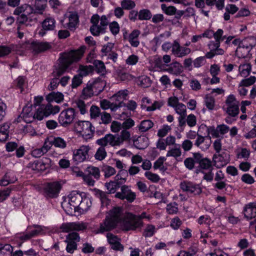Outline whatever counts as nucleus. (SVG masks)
Segmentation results:
<instances>
[{
  "instance_id": "f257e3e1",
  "label": "nucleus",
  "mask_w": 256,
  "mask_h": 256,
  "mask_svg": "<svg viewBox=\"0 0 256 256\" xmlns=\"http://www.w3.org/2000/svg\"><path fill=\"white\" fill-rule=\"evenodd\" d=\"M60 110L58 106H53L50 104L46 105L42 104L36 110H34L32 106H26L23 108L22 112L17 118L16 121L18 122H20L22 120L26 123H30L36 119L40 120L44 117L58 112Z\"/></svg>"
},
{
  "instance_id": "f03ea898",
  "label": "nucleus",
  "mask_w": 256,
  "mask_h": 256,
  "mask_svg": "<svg viewBox=\"0 0 256 256\" xmlns=\"http://www.w3.org/2000/svg\"><path fill=\"white\" fill-rule=\"evenodd\" d=\"M125 216L122 208L120 206L113 208L107 212L104 220L100 224L99 228L94 230L95 233L102 234L104 232L110 231L116 228L118 224H120L122 226Z\"/></svg>"
},
{
  "instance_id": "7ed1b4c3",
  "label": "nucleus",
  "mask_w": 256,
  "mask_h": 256,
  "mask_svg": "<svg viewBox=\"0 0 256 256\" xmlns=\"http://www.w3.org/2000/svg\"><path fill=\"white\" fill-rule=\"evenodd\" d=\"M86 47L82 46L77 50H71L68 52L60 54L57 65L54 66L52 74L54 77L62 76L73 62L78 61L83 56Z\"/></svg>"
},
{
  "instance_id": "20e7f679",
  "label": "nucleus",
  "mask_w": 256,
  "mask_h": 256,
  "mask_svg": "<svg viewBox=\"0 0 256 256\" xmlns=\"http://www.w3.org/2000/svg\"><path fill=\"white\" fill-rule=\"evenodd\" d=\"M130 132L126 130H123L120 134H106L104 138L98 139L96 144L99 146H106L108 144L112 146H119L124 141L130 140Z\"/></svg>"
},
{
  "instance_id": "39448f33",
  "label": "nucleus",
  "mask_w": 256,
  "mask_h": 256,
  "mask_svg": "<svg viewBox=\"0 0 256 256\" xmlns=\"http://www.w3.org/2000/svg\"><path fill=\"white\" fill-rule=\"evenodd\" d=\"M82 198L80 193L72 192L68 196V200H64L62 203V206L66 211L70 212L73 210H75L76 208H78Z\"/></svg>"
},
{
  "instance_id": "423d86ee",
  "label": "nucleus",
  "mask_w": 256,
  "mask_h": 256,
  "mask_svg": "<svg viewBox=\"0 0 256 256\" xmlns=\"http://www.w3.org/2000/svg\"><path fill=\"white\" fill-rule=\"evenodd\" d=\"M143 226V222L139 220L137 215L132 213L127 214L122 224V228L124 230L128 231L135 230L137 228H140Z\"/></svg>"
},
{
  "instance_id": "0eeeda50",
  "label": "nucleus",
  "mask_w": 256,
  "mask_h": 256,
  "mask_svg": "<svg viewBox=\"0 0 256 256\" xmlns=\"http://www.w3.org/2000/svg\"><path fill=\"white\" fill-rule=\"evenodd\" d=\"M75 128L85 139L92 138L94 132V128L88 121H78L75 124Z\"/></svg>"
},
{
  "instance_id": "6e6552de",
  "label": "nucleus",
  "mask_w": 256,
  "mask_h": 256,
  "mask_svg": "<svg viewBox=\"0 0 256 256\" xmlns=\"http://www.w3.org/2000/svg\"><path fill=\"white\" fill-rule=\"evenodd\" d=\"M239 102L236 100L233 94L228 96L226 100V105L222 108L226 114L232 117L236 116L239 113Z\"/></svg>"
},
{
  "instance_id": "1a4fd4ad",
  "label": "nucleus",
  "mask_w": 256,
  "mask_h": 256,
  "mask_svg": "<svg viewBox=\"0 0 256 256\" xmlns=\"http://www.w3.org/2000/svg\"><path fill=\"white\" fill-rule=\"evenodd\" d=\"M123 172L122 170H119L117 174L114 178V180H110L104 184V186L107 190L108 193L109 194H114L116 190L120 187L122 182L119 180H124L126 182V179L122 178V175Z\"/></svg>"
},
{
  "instance_id": "9d476101",
  "label": "nucleus",
  "mask_w": 256,
  "mask_h": 256,
  "mask_svg": "<svg viewBox=\"0 0 256 256\" xmlns=\"http://www.w3.org/2000/svg\"><path fill=\"white\" fill-rule=\"evenodd\" d=\"M76 116L75 110L73 108H68L62 110L58 116V122L63 126H67L72 122Z\"/></svg>"
},
{
  "instance_id": "9b49d317",
  "label": "nucleus",
  "mask_w": 256,
  "mask_h": 256,
  "mask_svg": "<svg viewBox=\"0 0 256 256\" xmlns=\"http://www.w3.org/2000/svg\"><path fill=\"white\" fill-rule=\"evenodd\" d=\"M180 189L188 194L199 195L202 192V188L199 184L192 182L184 180L180 183Z\"/></svg>"
},
{
  "instance_id": "f8f14e48",
  "label": "nucleus",
  "mask_w": 256,
  "mask_h": 256,
  "mask_svg": "<svg viewBox=\"0 0 256 256\" xmlns=\"http://www.w3.org/2000/svg\"><path fill=\"white\" fill-rule=\"evenodd\" d=\"M254 38L252 36L244 39L240 45L237 48L236 51V55L238 58H245L246 54H240V52L243 50H246V52H248L254 46H255V43L254 42Z\"/></svg>"
},
{
  "instance_id": "ddd939ff",
  "label": "nucleus",
  "mask_w": 256,
  "mask_h": 256,
  "mask_svg": "<svg viewBox=\"0 0 256 256\" xmlns=\"http://www.w3.org/2000/svg\"><path fill=\"white\" fill-rule=\"evenodd\" d=\"M87 224L83 222H72L62 224L60 226L62 232H68L71 231H81L86 230Z\"/></svg>"
},
{
  "instance_id": "4468645a",
  "label": "nucleus",
  "mask_w": 256,
  "mask_h": 256,
  "mask_svg": "<svg viewBox=\"0 0 256 256\" xmlns=\"http://www.w3.org/2000/svg\"><path fill=\"white\" fill-rule=\"evenodd\" d=\"M90 148L88 146H82L80 148L74 150L72 160L76 164L81 162L88 158V152Z\"/></svg>"
},
{
  "instance_id": "2eb2a0df",
  "label": "nucleus",
  "mask_w": 256,
  "mask_h": 256,
  "mask_svg": "<svg viewBox=\"0 0 256 256\" xmlns=\"http://www.w3.org/2000/svg\"><path fill=\"white\" fill-rule=\"evenodd\" d=\"M115 196L120 200L126 199L129 202H132L136 198V195L132 192L129 186L124 185L121 186V192L116 194Z\"/></svg>"
},
{
  "instance_id": "dca6fc26",
  "label": "nucleus",
  "mask_w": 256,
  "mask_h": 256,
  "mask_svg": "<svg viewBox=\"0 0 256 256\" xmlns=\"http://www.w3.org/2000/svg\"><path fill=\"white\" fill-rule=\"evenodd\" d=\"M30 49L34 54L44 52L52 48V45L48 42H34L31 43Z\"/></svg>"
},
{
  "instance_id": "f3484780",
  "label": "nucleus",
  "mask_w": 256,
  "mask_h": 256,
  "mask_svg": "<svg viewBox=\"0 0 256 256\" xmlns=\"http://www.w3.org/2000/svg\"><path fill=\"white\" fill-rule=\"evenodd\" d=\"M172 52L176 56L182 58L190 54L191 50L190 48L180 46V44L175 40L172 44Z\"/></svg>"
},
{
  "instance_id": "a211bd4d",
  "label": "nucleus",
  "mask_w": 256,
  "mask_h": 256,
  "mask_svg": "<svg viewBox=\"0 0 256 256\" xmlns=\"http://www.w3.org/2000/svg\"><path fill=\"white\" fill-rule=\"evenodd\" d=\"M212 144L210 136H203L200 134L198 135L194 145L203 151L209 148Z\"/></svg>"
},
{
  "instance_id": "6ab92c4d",
  "label": "nucleus",
  "mask_w": 256,
  "mask_h": 256,
  "mask_svg": "<svg viewBox=\"0 0 256 256\" xmlns=\"http://www.w3.org/2000/svg\"><path fill=\"white\" fill-rule=\"evenodd\" d=\"M156 65L163 70L166 71L168 73L175 76H178L183 71V67L182 65L177 62L170 64L168 66V68L166 69L164 68V64L158 66V63H157Z\"/></svg>"
},
{
  "instance_id": "aec40b11",
  "label": "nucleus",
  "mask_w": 256,
  "mask_h": 256,
  "mask_svg": "<svg viewBox=\"0 0 256 256\" xmlns=\"http://www.w3.org/2000/svg\"><path fill=\"white\" fill-rule=\"evenodd\" d=\"M42 28L38 32V34L43 36L46 32L52 30L56 26V20L54 18H47L42 23Z\"/></svg>"
},
{
  "instance_id": "412c9836",
  "label": "nucleus",
  "mask_w": 256,
  "mask_h": 256,
  "mask_svg": "<svg viewBox=\"0 0 256 256\" xmlns=\"http://www.w3.org/2000/svg\"><path fill=\"white\" fill-rule=\"evenodd\" d=\"M61 188V186L58 182H53L47 184L44 188L45 192L48 196L56 198Z\"/></svg>"
},
{
  "instance_id": "4be33fe9",
  "label": "nucleus",
  "mask_w": 256,
  "mask_h": 256,
  "mask_svg": "<svg viewBox=\"0 0 256 256\" xmlns=\"http://www.w3.org/2000/svg\"><path fill=\"white\" fill-rule=\"evenodd\" d=\"M106 238L112 249L115 250L122 251L124 246L120 242V238L112 233H108Z\"/></svg>"
},
{
  "instance_id": "5701e85b",
  "label": "nucleus",
  "mask_w": 256,
  "mask_h": 256,
  "mask_svg": "<svg viewBox=\"0 0 256 256\" xmlns=\"http://www.w3.org/2000/svg\"><path fill=\"white\" fill-rule=\"evenodd\" d=\"M220 42H210L208 44L210 52H207L206 57L208 58H212L215 55L223 54L224 50L222 48H220Z\"/></svg>"
},
{
  "instance_id": "b1692460",
  "label": "nucleus",
  "mask_w": 256,
  "mask_h": 256,
  "mask_svg": "<svg viewBox=\"0 0 256 256\" xmlns=\"http://www.w3.org/2000/svg\"><path fill=\"white\" fill-rule=\"evenodd\" d=\"M88 82L96 96H98L102 92L106 86V81L100 78H97L92 82Z\"/></svg>"
},
{
  "instance_id": "393cba45",
  "label": "nucleus",
  "mask_w": 256,
  "mask_h": 256,
  "mask_svg": "<svg viewBox=\"0 0 256 256\" xmlns=\"http://www.w3.org/2000/svg\"><path fill=\"white\" fill-rule=\"evenodd\" d=\"M125 106L124 102H120L119 103L111 102L109 100L104 99L100 101V106L104 110L110 108L112 111H116L118 108L122 107Z\"/></svg>"
},
{
  "instance_id": "a878e982",
  "label": "nucleus",
  "mask_w": 256,
  "mask_h": 256,
  "mask_svg": "<svg viewBox=\"0 0 256 256\" xmlns=\"http://www.w3.org/2000/svg\"><path fill=\"white\" fill-rule=\"evenodd\" d=\"M213 160L214 165L217 167H221L226 166L228 162V158L226 153L216 154L213 156Z\"/></svg>"
},
{
  "instance_id": "bb28decb",
  "label": "nucleus",
  "mask_w": 256,
  "mask_h": 256,
  "mask_svg": "<svg viewBox=\"0 0 256 256\" xmlns=\"http://www.w3.org/2000/svg\"><path fill=\"white\" fill-rule=\"evenodd\" d=\"M244 215L248 219H252L256 216V203L250 202L244 208Z\"/></svg>"
},
{
  "instance_id": "cd10ccee",
  "label": "nucleus",
  "mask_w": 256,
  "mask_h": 256,
  "mask_svg": "<svg viewBox=\"0 0 256 256\" xmlns=\"http://www.w3.org/2000/svg\"><path fill=\"white\" fill-rule=\"evenodd\" d=\"M34 12V8L30 5L24 4L16 8L14 14L16 15H20V14H30Z\"/></svg>"
},
{
  "instance_id": "c85d7f7f",
  "label": "nucleus",
  "mask_w": 256,
  "mask_h": 256,
  "mask_svg": "<svg viewBox=\"0 0 256 256\" xmlns=\"http://www.w3.org/2000/svg\"><path fill=\"white\" fill-rule=\"evenodd\" d=\"M30 167L34 170L43 171L44 170L48 164L43 160H36L30 164Z\"/></svg>"
},
{
  "instance_id": "c756f323",
  "label": "nucleus",
  "mask_w": 256,
  "mask_h": 256,
  "mask_svg": "<svg viewBox=\"0 0 256 256\" xmlns=\"http://www.w3.org/2000/svg\"><path fill=\"white\" fill-rule=\"evenodd\" d=\"M135 147L139 150H144L148 146V138L144 136H139L134 142Z\"/></svg>"
},
{
  "instance_id": "7c9ffc66",
  "label": "nucleus",
  "mask_w": 256,
  "mask_h": 256,
  "mask_svg": "<svg viewBox=\"0 0 256 256\" xmlns=\"http://www.w3.org/2000/svg\"><path fill=\"white\" fill-rule=\"evenodd\" d=\"M140 34V30H134L129 35L128 41L132 46L137 47L140 44L138 38Z\"/></svg>"
},
{
  "instance_id": "2f4dec72",
  "label": "nucleus",
  "mask_w": 256,
  "mask_h": 256,
  "mask_svg": "<svg viewBox=\"0 0 256 256\" xmlns=\"http://www.w3.org/2000/svg\"><path fill=\"white\" fill-rule=\"evenodd\" d=\"M128 94V91L127 90H123L118 91V92L114 94L112 98L116 101L123 102V100L126 99V97Z\"/></svg>"
},
{
  "instance_id": "473e14b6",
  "label": "nucleus",
  "mask_w": 256,
  "mask_h": 256,
  "mask_svg": "<svg viewBox=\"0 0 256 256\" xmlns=\"http://www.w3.org/2000/svg\"><path fill=\"white\" fill-rule=\"evenodd\" d=\"M46 100L48 102L55 101L59 103L64 100V95L59 92H52L46 96Z\"/></svg>"
},
{
  "instance_id": "72a5a7b5",
  "label": "nucleus",
  "mask_w": 256,
  "mask_h": 256,
  "mask_svg": "<svg viewBox=\"0 0 256 256\" xmlns=\"http://www.w3.org/2000/svg\"><path fill=\"white\" fill-rule=\"evenodd\" d=\"M12 247L8 244H0V256H12Z\"/></svg>"
},
{
  "instance_id": "f704fd0d",
  "label": "nucleus",
  "mask_w": 256,
  "mask_h": 256,
  "mask_svg": "<svg viewBox=\"0 0 256 256\" xmlns=\"http://www.w3.org/2000/svg\"><path fill=\"white\" fill-rule=\"evenodd\" d=\"M86 173L91 176H93L95 179L98 180L100 176V171L98 168L90 166H88L86 171Z\"/></svg>"
},
{
  "instance_id": "c9c22d12",
  "label": "nucleus",
  "mask_w": 256,
  "mask_h": 256,
  "mask_svg": "<svg viewBox=\"0 0 256 256\" xmlns=\"http://www.w3.org/2000/svg\"><path fill=\"white\" fill-rule=\"evenodd\" d=\"M94 96H96V94L88 82L86 86L82 90L81 98L88 99L92 98Z\"/></svg>"
},
{
  "instance_id": "e433bc0d",
  "label": "nucleus",
  "mask_w": 256,
  "mask_h": 256,
  "mask_svg": "<svg viewBox=\"0 0 256 256\" xmlns=\"http://www.w3.org/2000/svg\"><path fill=\"white\" fill-rule=\"evenodd\" d=\"M154 126L153 122L149 120H144L141 122L138 126V129L141 132H146Z\"/></svg>"
},
{
  "instance_id": "4c0bfd02",
  "label": "nucleus",
  "mask_w": 256,
  "mask_h": 256,
  "mask_svg": "<svg viewBox=\"0 0 256 256\" xmlns=\"http://www.w3.org/2000/svg\"><path fill=\"white\" fill-rule=\"evenodd\" d=\"M94 66L95 68V70L98 74L103 75L106 72V67L104 63L99 60H94L93 62Z\"/></svg>"
},
{
  "instance_id": "58836bf2",
  "label": "nucleus",
  "mask_w": 256,
  "mask_h": 256,
  "mask_svg": "<svg viewBox=\"0 0 256 256\" xmlns=\"http://www.w3.org/2000/svg\"><path fill=\"white\" fill-rule=\"evenodd\" d=\"M69 22L68 24V27L69 29L75 28L78 22V17L76 14L72 13L68 16Z\"/></svg>"
},
{
  "instance_id": "ea45409f",
  "label": "nucleus",
  "mask_w": 256,
  "mask_h": 256,
  "mask_svg": "<svg viewBox=\"0 0 256 256\" xmlns=\"http://www.w3.org/2000/svg\"><path fill=\"white\" fill-rule=\"evenodd\" d=\"M102 171L104 174L106 178H109L116 173L115 168L108 165H104L102 167Z\"/></svg>"
},
{
  "instance_id": "a19ab883",
  "label": "nucleus",
  "mask_w": 256,
  "mask_h": 256,
  "mask_svg": "<svg viewBox=\"0 0 256 256\" xmlns=\"http://www.w3.org/2000/svg\"><path fill=\"white\" fill-rule=\"evenodd\" d=\"M108 192H105L100 190H96V196L100 198L102 205L108 204Z\"/></svg>"
},
{
  "instance_id": "79ce46f5",
  "label": "nucleus",
  "mask_w": 256,
  "mask_h": 256,
  "mask_svg": "<svg viewBox=\"0 0 256 256\" xmlns=\"http://www.w3.org/2000/svg\"><path fill=\"white\" fill-rule=\"evenodd\" d=\"M76 104L81 114H84L88 112V108L90 106L88 103L86 104L84 100H78L76 102Z\"/></svg>"
},
{
  "instance_id": "37998d69",
  "label": "nucleus",
  "mask_w": 256,
  "mask_h": 256,
  "mask_svg": "<svg viewBox=\"0 0 256 256\" xmlns=\"http://www.w3.org/2000/svg\"><path fill=\"white\" fill-rule=\"evenodd\" d=\"M239 71L242 76H248L251 70V65L250 64H242L239 66Z\"/></svg>"
},
{
  "instance_id": "c03bdc74",
  "label": "nucleus",
  "mask_w": 256,
  "mask_h": 256,
  "mask_svg": "<svg viewBox=\"0 0 256 256\" xmlns=\"http://www.w3.org/2000/svg\"><path fill=\"white\" fill-rule=\"evenodd\" d=\"M166 160L165 157H160L154 163V168L155 170L159 169L161 171L164 172L166 170L164 165V162Z\"/></svg>"
},
{
  "instance_id": "a18cd8bd",
  "label": "nucleus",
  "mask_w": 256,
  "mask_h": 256,
  "mask_svg": "<svg viewBox=\"0 0 256 256\" xmlns=\"http://www.w3.org/2000/svg\"><path fill=\"white\" fill-rule=\"evenodd\" d=\"M197 252V248L194 246H192L187 250H181L178 256H193L196 254Z\"/></svg>"
},
{
  "instance_id": "49530a36",
  "label": "nucleus",
  "mask_w": 256,
  "mask_h": 256,
  "mask_svg": "<svg viewBox=\"0 0 256 256\" xmlns=\"http://www.w3.org/2000/svg\"><path fill=\"white\" fill-rule=\"evenodd\" d=\"M152 14L148 9H143L138 12V19L140 20H148L151 18Z\"/></svg>"
},
{
  "instance_id": "de8ad7c7",
  "label": "nucleus",
  "mask_w": 256,
  "mask_h": 256,
  "mask_svg": "<svg viewBox=\"0 0 256 256\" xmlns=\"http://www.w3.org/2000/svg\"><path fill=\"white\" fill-rule=\"evenodd\" d=\"M106 28L102 25L94 24L91 26L90 30L92 34L94 36H98L100 33L104 32Z\"/></svg>"
},
{
  "instance_id": "09e8293b",
  "label": "nucleus",
  "mask_w": 256,
  "mask_h": 256,
  "mask_svg": "<svg viewBox=\"0 0 256 256\" xmlns=\"http://www.w3.org/2000/svg\"><path fill=\"white\" fill-rule=\"evenodd\" d=\"M166 210L170 214H176L178 210V204L176 202H170L167 204Z\"/></svg>"
},
{
  "instance_id": "8fccbe9b",
  "label": "nucleus",
  "mask_w": 256,
  "mask_h": 256,
  "mask_svg": "<svg viewBox=\"0 0 256 256\" xmlns=\"http://www.w3.org/2000/svg\"><path fill=\"white\" fill-rule=\"evenodd\" d=\"M106 156V152L104 148V146H101L99 148L94 154V158L96 159L99 160H103Z\"/></svg>"
},
{
  "instance_id": "3c124183",
  "label": "nucleus",
  "mask_w": 256,
  "mask_h": 256,
  "mask_svg": "<svg viewBox=\"0 0 256 256\" xmlns=\"http://www.w3.org/2000/svg\"><path fill=\"white\" fill-rule=\"evenodd\" d=\"M199 164L200 168L204 170H210L212 168V161L206 158H203Z\"/></svg>"
},
{
  "instance_id": "603ef678",
  "label": "nucleus",
  "mask_w": 256,
  "mask_h": 256,
  "mask_svg": "<svg viewBox=\"0 0 256 256\" xmlns=\"http://www.w3.org/2000/svg\"><path fill=\"white\" fill-rule=\"evenodd\" d=\"M205 104L209 110H212L215 106L214 98L212 96L206 95L204 98Z\"/></svg>"
},
{
  "instance_id": "864d4df0",
  "label": "nucleus",
  "mask_w": 256,
  "mask_h": 256,
  "mask_svg": "<svg viewBox=\"0 0 256 256\" xmlns=\"http://www.w3.org/2000/svg\"><path fill=\"white\" fill-rule=\"evenodd\" d=\"M182 154V152L180 148H171L168 151L166 156L167 157L172 156L175 158L180 157Z\"/></svg>"
},
{
  "instance_id": "5fc2aeb1",
  "label": "nucleus",
  "mask_w": 256,
  "mask_h": 256,
  "mask_svg": "<svg viewBox=\"0 0 256 256\" xmlns=\"http://www.w3.org/2000/svg\"><path fill=\"white\" fill-rule=\"evenodd\" d=\"M161 8L166 14L169 16L174 15L176 10L175 6H167L166 4H162Z\"/></svg>"
},
{
  "instance_id": "6e6d98bb",
  "label": "nucleus",
  "mask_w": 256,
  "mask_h": 256,
  "mask_svg": "<svg viewBox=\"0 0 256 256\" xmlns=\"http://www.w3.org/2000/svg\"><path fill=\"white\" fill-rule=\"evenodd\" d=\"M121 6L124 10H130L136 6V4L132 0H122Z\"/></svg>"
},
{
  "instance_id": "4d7b16f0",
  "label": "nucleus",
  "mask_w": 256,
  "mask_h": 256,
  "mask_svg": "<svg viewBox=\"0 0 256 256\" xmlns=\"http://www.w3.org/2000/svg\"><path fill=\"white\" fill-rule=\"evenodd\" d=\"M92 70V66H84L80 65V68L78 69V74L82 78L83 76H86L88 75L90 72H91Z\"/></svg>"
},
{
  "instance_id": "13d9d810",
  "label": "nucleus",
  "mask_w": 256,
  "mask_h": 256,
  "mask_svg": "<svg viewBox=\"0 0 256 256\" xmlns=\"http://www.w3.org/2000/svg\"><path fill=\"white\" fill-rule=\"evenodd\" d=\"M52 144L56 147L61 148H65L66 146V143L65 140L60 137L54 138L52 142Z\"/></svg>"
},
{
  "instance_id": "bf43d9fd",
  "label": "nucleus",
  "mask_w": 256,
  "mask_h": 256,
  "mask_svg": "<svg viewBox=\"0 0 256 256\" xmlns=\"http://www.w3.org/2000/svg\"><path fill=\"white\" fill-rule=\"evenodd\" d=\"M256 80V78L254 76H251L250 78L242 80L240 84V86H248L253 84Z\"/></svg>"
},
{
  "instance_id": "052dcab7",
  "label": "nucleus",
  "mask_w": 256,
  "mask_h": 256,
  "mask_svg": "<svg viewBox=\"0 0 256 256\" xmlns=\"http://www.w3.org/2000/svg\"><path fill=\"white\" fill-rule=\"evenodd\" d=\"M80 240L79 234L76 232L69 234L66 237L65 242H78Z\"/></svg>"
},
{
  "instance_id": "680f3d73",
  "label": "nucleus",
  "mask_w": 256,
  "mask_h": 256,
  "mask_svg": "<svg viewBox=\"0 0 256 256\" xmlns=\"http://www.w3.org/2000/svg\"><path fill=\"white\" fill-rule=\"evenodd\" d=\"M90 202L88 198H82V202H80L78 208L83 211L87 210L90 206Z\"/></svg>"
},
{
  "instance_id": "e2e57ef3",
  "label": "nucleus",
  "mask_w": 256,
  "mask_h": 256,
  "mask_svg": "<svg viewBox=\"0 0 256 256\" xmlns=\"http://www.w3.org/2000/svg\"><path fill=\"white\" fill-rule=\"evenodd\" d=\"M82 78L79 74L76 75L72 79V88H76L82 84Z\"/></svg>"
},
{
  "instance_id": "0e129e2a",
  "label": "nucleus",
  "mask_w": 256,
  "mask_h": 256,
  "mask_svg": "<svg viewBox=\"0 0 256 256\" xmlns=\"http://www.w3.org/2000/svg\"><path fill=\"white\" fill-rule=\"evenodd\" d=\"M101 114L100 108L96 106L92 105L90 108V115L92 118H96L98 117Z\"/></svg>"
},
{
  "instance_id": "69168bd1",
  "label": "nucleus",
  "mask_w": 256,
  "mask_h": 256,
  "mask_svg": "<svg viewBox=\"0 0 256 256\" xmlns=\"http://www.w3.org/2000/svg\"><path fill=\"white\" fill-rule=\"evenodd\" d=\"M144 176L148 180L153 182H157L160 180L159 176L157 174L152 173L150 172H146Z\"/></svg>"
},
{
  "instance_id": "338daca9",
  "label": "nucleus",
  "mask_w": 256,
  "mask_h": 256,
  "mask_svg": "<svg viewBox=\"0 0 256 256\" xmlns=\"http://www.w3.org/2000/svg\"><path fill=\"white\" fill-rule=\"evenodd\" d=\"M170 130L171 128L170 126L164 125L162 128L158 130V136L160 138H163L165 136Z\"/></svg>"
},
{
  "instance_id": "774afa93",
  "label": "nucleus",
  "mask_w": 256,
  "mask_h": 256,
  "mask_svg": "<svg viewBox=\"0 0 256 256\" xmlns=\"http://www.w3.org/2000/svg\"><path fill=\"white\" fill-rule=\"evenodd\" d=\"M122 128V124L118 121H113L110 126V130L112 132L116 133Z\"/></svg>"
}]
</instances>
